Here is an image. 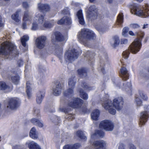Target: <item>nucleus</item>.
Wrapping results in <instances>:
<instances>
[{"instance_id": "nucleus-1", "label": "nucleus", "mask_w": 149, "mask_h": 149, "mask_svg": "<svg viewBox=\"0 0 149 149\" xmlns=\"http://www.w3.org/2000/svg\"><path fill=\"white\" fill-rule=\"evenodd\" d=\"M136 34L139 38H136L134 42L129 46L128 50L123 52L122 55L125 58H127L130 54V52L132 53L135 54L139 51L141 47L142 38L144 36V33L141 31L136 32Z\"/></svg>"}, {"instance_id": "nucleus-2", "label": "nucleus", "mask_w": 149, "mask_h": 149, "mask_svg": "<svg viewBox=\"0 0 149 149\" xmlns=\"http://www.w3.org/2000/svg\"><path fill=\"white\" fill-rule=\"evenodd\" d=\"M15 45L11 42L6 41L3 46L0 47V55L9 56L15 49Z\"/></svg>"}, {"instance_id": "nucleus-3", "label": "nucleus", "mask_w": 149, "mask_h": 149, "mask_svg": "<svg viewBox=\"0 0 149 149\" xmlns=\"http://www.w3.org/2000/svg\"><path fill=\"white\" fill-rule=\"evenodd\" d=\"M100 15L98 14V10L94 5L90 6L89 8L86 13V18L89 21H93L96 19L97 18H100Z\"/></svg>"}, {"instance_id": "nucleus-4", "label": "nucleus", "mask_w": 149, "mask_h": 149, "mask_svg": "<svg viewBox=\"0 0 149 149\" xmlns=\"http://www.w3.org/2000/svg\"><path fill=\"white\" fill-rule=\"evenodd\" d=\"M131 11L139 16L146 17L149 16V9L147 8L143 11L140 9L139 6L136 4L134 3L132 5Z\"/></svg>"}, {"instance_id": "nucleus-5", "label": "nucleus", "mask_w": 149, "mask_h": 149, "mask_svg": "<svg viewBox=\"0 0 149 149\" xmlns=\"http://www.w3.org/2000/svg\"><path fill=\"white\" fill-rule=\"evenodd\" d=\"M78 52L75 49L67 50L65 53L64 58L66 61L71 62L77 58L79 56Z\"/></svg>"}, {"instance_id": "nucleus-6", "label": "nucleus", "mask_w": 149, "mask_h": 149, "mask_svg": "<svg viewBox=\"0 0 149 149\" xmlns=\"http://www.w3.org/2000/svg\"><path fill=\"white\" fill-rule=\"evenodd\" d=\"M96 38L95 34L88 29L84 28V46L91 48L92 47L88 42L95 40Z\"/></svg>"}, {"instance_id": "nucleus-7", "label": "nucleus", "mask_w": 149, "mask_h": 149, "mask_svg": "<svg viewBox=\"0 0 149 149\" xmlns=\"http://www.w3.org/2000/svg\"><path fill=\"white\" fill-rule=\"evenodd\" d=\"M75 77H71L69 79L68 85L71 88H68L64 93V95L65 97H68L73 94V89L75 87L76 81L74 79Z\"/></svg>"}, {"instance_id": "nucleus-8", "label": "nucleus", "mask_w": 149, "mask_h": 149, "mask_svg": "<svg viewBox=\"0 0 149 149\" xmlns=\"http://www.w3.org/2000/svg\"><path fill=\"white\" fill-rule=\"evenodd\" d=\"M47 40L46 36H41L38 37L36 40V45L38 49H43L45 46Z\"/></svg>"}, {"instance_id": "nucleus-9", "label": "nucleus", "mask_w": 149, "mask_h": 149, "mask_svg": "<svg viewBox=\"0 0 149 149\" xmlns=\"http://www.w3.org/2000/svg\"><path fill=\"white\" fill-rule=\"evenodd\" d=\"M124 100L121 97H116L114 99L113 105L117 110H121L123 107Z\"/></svg>"}, {"instance_id": "nucleus-10", "label": "nucleus", "mask_w": 149, "mask_h": 149, "mask_svg": "<svg viewBox=\"0 0 149 149\" xmlns=\"http://www.w3.org/2000/svg\"><path fill=\"white\" fill-rule=\"evenodd\" d=\"M99 127L106 131H111L114 128V125L112 122H101Z\"/></svg>"}, {"instance_id": "nucleus-11", "label": "nucleus", "mask_w": 149, "mask_h": 149, "mask_svg": "<svg viewBox=\"0 0 149 149\" xmlns=\"http://www.w3.org/2000/svg\"><path fill=\"white\" fill-rule=\"evenodd\" d=\"M83 103V100L79 98H75L73 100V102H71L68 104L70 107L74 108H80Z\"/></svg>"}, {"instance_id": "nucleus-12", "label": "nucleus", "mask_w": 149, "mask_h": 149, "mask_svg": "<svg viewBox=\"0 0 149 149\" xmlns=\"http://www.w3.org/2000/svg\"><path fill=\"white\" fill-rule=\"evenodd\" d=\"M95 55V52L88 51L84 54V58H87L88 59V63L91 65H92L94 63V57Z\"/></svg>"}, {"instance_id": "nucleus-13", "label": "nucleus", "mask_w": 149, "mask_h": 149, "mask_svg": "<svg viewBox=\"0 0 149 149\" xmlns=\"http://www.w3.org/2000/svg\"><path fill=\"white\" fill-rule=\"evenodd\" d=\"M54 38H52L51 41L52 42H61L64 41L65 37L64 36L59 32L56 31L54 32Z\"/></svg>"}, {"instance_id": "nucleus-14", "label": "nucleus", "mask_w": 149, "mask_h": 149, "mask_svg": "<svg viewBox=\"0 0 149 149\" xmlns=\"http://www.w3.org/2000/svg\"><path fill=\"white\" fill-rule=\"evenodd\" d=\"M93 145L94 147V149H105L106 143L103 140H99L95 141Z\"/></svg>"}, {"instance_id": "nucleus-15", "label": "nucleus", "mask_w": 149, "mask_h": 149, "mask_svg": "<svg viewBox=\"0 0 149 149\" xmlns=\"http://www.w3.org/2000/svg\"><path fill=\"white\" fill-rule=\"evenodd\" d=\"M54 84L56 86L55 88H53V93L55 96H57L60 95L61 93L62 87L60 83L56 80L54 81Z\"/></svg>"}, {"instance_id": "nucleus-16", "label": "nucleus", "mask_w": 149, "mask_h": 149, "mask_svg": "<svg viewBox=\"0 0 149 149\" xmlns=\"http://www.w3.org/2000/svg\"><path fill=\"white\" fill-rule=\"evenodd\" d=\"M120 76L123 81H126L129 79V75L126 68L123 67L120 69L119 73Z\"/></svg>"}, {"instance_id": "nucleus-17", "label": "nucleus", "mask_w": 149, "mask_h": 149, "mask_svg": "<svg viewBox=\"0 0 149 149\" xmlns=\"http://www.w3.org/2000/svg\"><path fill=\"white\" fill-rule=\"evenodd\" d=\"M71 23V19L67 16L63 17L61 19L58 20L57 22V24L60 25H69Z\"/></svg>"}, {"instance_id": "nucleus-18", "label": "nucleus", "mask_w": 149, "mask_h": 149, "mask_svg": "<svg viewBox=\"0 0 149 149\" xmlns=\"http://www.w3.org/2000/svg\"><path fill=\"white\" fill-rule=\"evenodd\" d=\"M18 104V101L16 99L12 98L9 100L7 107L11 109H14L17 107Z\"/></svg>"}, {"instance_id": "nucleus-19", "label": "nucleus", "mask_w": 149, "mask_h": 149, "mask_svg": "<svg viewBox=\"0 0 149 149\" xmlns=\"http://www.w3.org/2000/svg\"><path fill=\"white\" fill-rule=\"evenodd\" d=\"M102 106L106 110H108L109 112L113 115H115L116 113V110L112 108V105L109 104V102L105 103L102 104Z\"/></svg>"}, {"instance_id": "nucleus-20", "label": "nucleus", "mask_w": 149, "mask_h": 149, "mask_svg": "<svg viewBox=\"0 0 149 149\" xmlns=\"http://www.w3.org/2000/svg\"><path fill=\"white\" fill-rule=\"evenodd\" d=\"M13 86H10L6 84V83L3 81H0V90L5 91L7 90L8 92L10 91L13 89Z\"/></svg>"}, {"instance_id": "nucleus-21", "label": "nucleus", "mask_w": 149, "mask_h": 149, "mask_svg": "<svg viewBox=\"0 0 149 149\" xmlns=\"http://www.w3.org/2000/svg\"><path fill=\"white\" fill-rule=\"evenodd\" d=\"M38 8L41 12H47L50 10V6L47 4H42L40 3L38 4Z\"/></svg>"}, {"instance_id": "nucleus-22", "label": "nucleus", "mask_w": 149, "mask_h": 149, "mask_svg": "<svg viewBox=\"0 0 149 149\" xmlns=\"http://www.w3.org/2000/svg\"><path fill=\"white\" fill-rule=\"evenodd\" d=\"M45 92L44 90L42 91H39L37 93V96L36 99V102L37 103L40 104L45 95Z\"/></svg>"}, {"instance_id": "nucleus-23", "label": "nucleus", "mask_w": 149, "mask_h": 149, "mask_svg": "<svg viewBox=\"0 0 149 149\" xmlns=\"http://www.w3.org/2000/svg\"><path fill=\"white\" fill-rule=\"evenodd\" d=\"M81 146L80 143H76L73 145H66L63 147V149H78Z\"/></svg>"}, {"instance_id": "nucleus-24", "label": "nucleus", "mask_w": 149, "mask_h": 149, "mask_svg": "<svg viewBox=\"0 0 149 149\" xmlns=\"http://www.w3.org/2000/svg\"><path fill=\"white\" fill-rule=\"evenodd\" d=\"M123 16L122 13H120L118 15L117 19V21L116 23V24L118 25L117 27H122L123 26Z\"/></svg>"}, {"instance_id": "nucleus-25", "label": "nucleus", "mask_w": 149, "mask_h": 149, "mask_svg": "<svg viewBox=\"0 0 149 149\" xmlns=\"http://www.w3.org/2000/svg\"><path fill=\"white\" fill-rule=\"evenodd\" d=\"M77 16L78 19L79 24L82 25H84V18L82 10H79L77 11Z\"/></svg>"}, {"instance_id": "nucleus-26", "label": "nucleus", "mask_w": 149, "mask_h": 149, "mask_svg": "<svg viewBox=\"0 0 149 149\" xmlns=\"http://www.w3.org/2000/svg\"><path fill=\"white\" fill-rule=\"evenodd\" d=\"M100 111L98 109L94 110L92 112L91 116L92 120H97L99 117Z\"/></svg>"}, {"instance_id": "nucleus-27", "label": "nucleus", "mask_w": 149, "mask_h": 149, "mask_svg": "<svg viewBox=\"0 0 149 149\" xmlns=\"http://www.w3.org/2000/svg\"><path fill=\"white\" fill-rule=\"evenodd\" d=\"M29 135L30 137L34 139L38 138V134L37 132L36 129L34 127H33L31 130Z\"/></svg>"}, {"instance_id": "nucleus-28", "label": "nucleus", "mask_w": 149, "mask_h": 149, "mask_svg": "<svg viewBox=\"0 0 149 149\" xmlns=\"http://www.w3.org/2000/svg\"><path fill=\"white\" fill-rule=\"evenodd\" d=\"M26 92L28 98L30 99L31 96V91L32 89L31 88V84L29 81H27L26 83Z\"/></svg>"}, {"instance_id": "nucleus-29", "label": "nucleus", "mask_w": 149, "mask_h": 149, "mask_svg": "<svg viewBox=\"0 0 149 149\" xmlns=\"http://www.w3.org/2000/svg\"><path fill=\"white\" fill-rule=\"evenodd\" d=\"M148 118V114L147 111H143L140 113V119L142 121H147Z\"/></svg>"}, {"instance_id": "nucleus-30", "label": "nucleus", "mask_w": 149, "mask_h": 149, "mask_svg": "<svg viewBox=\"0 0 149 149\" xmlns=\"http://www.w3.org/2000/svg\"><path fill=\"white\" fill-rule=\"evenodd\" d=\"M21 11V9L17 10L15 13L12 15V19L16 22H19V19H18L19 13Z\"/></svg>"}, {"instance_id": "nucleus-31", "label": "nucleus", "mask_w": 149, "mask_h": 149, "mask_svg": "<svg viewBox=\"0 0 149 149\" xmlns=\"http://www.w3.org/2000/svg\"><path fill=\"white\" fill-rule=\"evenodd\" d=\"M77 38L81 43H84V29H82L81 31L78 32Z\"/></svg>"}, {"instance_id": "nucleus-32", "label": "nucleus", "mask_w": 149, "mask_h": 149, "mask_svg": "<svg viewBox=\"0 0 149 149\" xmlns=\"http://www.w3.org/2000/svg\"><path fill=\"white\" fill-rule=\"evenodd\" d=\"M29 40V37L27 35H24L21 39V42L22 46L25 47L27 48L26 42Z\"/></svg>"}, {"instance_id": "nucleus-33", "label": "nucleus", "mask_w": 149, "mask_h": 149, "mask_svg": "<svg viewBox=\"0 0 149 149\" xmlns=\"http://www.w3.org/2000/svg\"><path fill=\"white\" fill-rule=\"evenodd\" d=\"M10 79L12 82L14 84H18L19 80V77L18 75L11 76Z\"/></svg>"}, {"instance_id": "nucleus-34", "label": "nucleus", "mask_w": 149, "mask_h": 149, "mask_svg": "<svg viewBox=\"0 0 149 149\" xmlns=\"http://www.w3.org/2000/svg\"><path fill=\"white\" fill-rule=\"evenodd\" d=\"M30 16L29 15L28 11H25L23 15L22 20L24 22H26L30 20Z\"/></svg>"}, {"instance_id": "nucleus-35", "label": "nucleus", "mask_w": 149, "mask_h": 149, "mask_svg": "<svg viewBox=\"0 0 149 149\" xmlns=\"http://www.w3.org/2000/svg\"><path fill=\"white\" fill-rule=\"evenodd\" d=\"M29 146L30 149H41L39 146L35 143L29 144Z\"/></svg>"}, {"instance_id": "nucleus-36", "label": "nucleus", "mask_w": 149, "mask_h": 149, "mask_svg": "<svg viewBox=\"0 0 149 149\" xmlns=\"http://www.w3.org/2000/svg\"><path fill=\"white\" fill-rule=\"evenodd\" d=\"M113 38L114 40L113 46L114 47H115L119 45L120 43V40L119 37L116 36H114Z\"/></svg>"}, {"instance_id": "nucleus-37", "label": "nucleus", "mask_w": 149, "mask_h": 149, "mask_svg": "<svg viewBox=\"0 0 149 149\" xmlns=\"http://www.w3.org/2000/svg\"><path fill=\"white\" fill-rule=\"evenodd\" d=\"M75 135L81 139L84 138V135L83 131L81 130H78L75 133Z\"/></svg>"}, {"instance_id": "nucleus-38", "label": "nucleus", "mask_w": 149, "mask_h": 149, "mask_svg": "<svg viewBox=\"0 0 149 149\" xmlns=\"http://www.w3.org/2000/svg\"><path fill=\"white\" fill-rule=\"evenodd\" d=\"M139 93L141 97L142 98L145 100H148V97L147 95L144 94L142 91H140Z\"/></svg>"}, {"instance_id": "nucleus-39", "label": "nucleus", "mask_w": 149, "mask_h": 149, "mask_svg": "<svg viewBox=\"0 0 149 149\" xmlns=\"http://www.w3.org/2000/svg\"><path fill=\"white\" fill-rule=\"evenodd\" d=\"M135 100L136 103L137 105L138 106H140L142 105V101L139 97H137L136 96H135Z\"/></svg>"}, {"instance_id": "nucleus-40", "label": "nucleus", "mask_w": 149, "mask_h": 149, "mask_svg": "<svg viewBox=\"0 0 149 149\" xmlns=\"http://www.w3.org/2000/svg\"><path fill=\"white\" fill-rule=\"evenodd\" d=\"M129 30V28L128 27H125L124 28L123 30L122 34L124 36H125L127 35Z\"/></svg>"}, {"instance_id": "nucleus-41", "label": "nucleus", "mask_w": 149, "mask_h": 149, "mask_svg": "<svg viewBox=\"0 0 149 149\" xmlns=\"http://www.w3.org/2000/svg\"><path fill=\"white\" fill-rule=\"evenodd\" d=\"M95 135H98L100 136L103 137L104 135V133L102 131L97 130L95 131Z\"/></svg>"}, {"instance_id": "nucleus-42", "label": "nucleus", "mask_w": 149, "mask_h": 149, "mask_svg": "<svg viewBox=\"0 0 149 149\" xmlns=\"http://www.w3.org/2000/svg\"><path fill=\"white\" fill-rule=\"evenodd\" d=\"M43 26L44 27L46 28H50L52 27V25L51 23L47 22L44 23Z\"/></svg>"}, {"instance_id": "nucleus-43", "label": "nucleus", "mask_w": 149, "mask_h": 149, "mask_svg": "<svg viewBox=\"0 0 149 149\" xmlns=\"http://www.w3.org/2000/svg\"><path fill=\"white\" fill-rule=\"evenodd\" d=\"M78 74L79 75L81 76L84 74V68L78 69L77 70Z\"/></svg>"}, {"instance_id": "nucleus-44", "label": "nucleus", "mask_w": 149, "mask_h": 149, "mask_svg": "<svg viewBox=\"0 0 149 149\" xmlns=\"http://www.w3.org/2000/svg\"><path fill=\"white\" fill-rule=\"evenodd\" d=\"M39 18L38 19L39 23H42L44 21V16L42 15H40L39 16Z\"/></svg>"}, {"instance_id": "nucleus-45", "label": "nucleus", "mask_w": 149, "mask_h": 149, "mask_svg": "<svg viewBox=\"0 0 149 149\" xmlns=\"http://www.w3.org/2000/svg\"><path fill=\"white\" fill-rule=\"evenodd\" d=\"M38 28V25L36 23H33L32 24V26L31 29L33 30H36Z\"/></svg>"}, {"instance_id": "nucleus-46", "label": "nucleus", "mask_w": 149, "mask_h": 149, "mask_svg": "<svg viewBox=\"0 0 149 149\" xmlns=\"http://www.w3.org/2000/svg\"><path fill=\"white\" fill-rule=\"evenodd\" d=\"M128 42V40L126 39H122L120 40V43L121 44H127Z\"/></svg>"}, {"instance_id": "nucleus-47", "label": "nucleus", "mask_w": 149, "mask_h": 149, "mask_svg": "<svg viewBox=\"0 0 149 149\" xmlns=\"http://www.w3.org/2000/svg\"><path fill=\"white\" fill-rule=\"evenodd\" d=\"M17 64L18 66L19 67L23 65V61L22 59H19L17 61Z\"/></svg>"}, {"instance_id": "nucleus-48", "label": "nucleus", "mask_w": 149, "mask_h": 149, "mask_svg": "<svg viewBox=\"0 0 149 149\" xmlns=\"http://www.w3.org/2000/svg\"><path fill=\"white\" fill-rule=\"evenodd\" d=\"M93 89L92 87L88 86V85L85 84L84 82V90H91Z\"/></svg>"}, {"instance_id": "nucleus-49", "label": "nucleus", "mask_w": 149, "mask_h": 149, "mask_svg": "<svg viewBox=\"0 0 149 149\" xmlns=\"http://www.w3.org/2000/svg\"><path fill=\"white\" fill-rule=\"evenodd\" d=\"M132 28L134 29H138L140 27V26L137 24H133L132 25Z\"/></svg>"}, {"instance_id": "nucleus-50", "label": "nucleus", "mask_w": 149, "mask_h": 149, "mask_svg": "<svg viewBox=\"0 0 149 149\" xmlns=\"http://www.w3.org/2000/svg\"><path fill=\"white\" fill-rule=\"evenodd\" d=\"M62 111L65 113H68L70 111L69 109L68 108H64L61 109Z\"/></svg>"}, {"instance_id": "nucleus-51", "label": "nucleus", "mask_w": 149, "mask_h": 149, "mask_svg": "<svg viewBox=\"0 0 149 149\" xmlns=\"http://www.w3.org/2000/svg\"><path fill=\"white\" fill-rule=\"evenodd\" d=\"M22 6L24 8H27L29 7V5L27 2H24L22 3Z\"/></svg>"}, {"instance_id": "nucleus-52", "label": "nucleus", "mask_w": 149, "mask_h": 149, "mask_svg": "<svg viewBox=\"0 0 149 149\" xmlns=\"http://www.w3.org/2000/svg\"><path fill=\"white\" fill-rule=\"evenodd\" d=\"M35 122L36 123L37 125L40 127H42L43 126V124L41 122Z\"/></svg>"}, {"instance_id": "nucleus-53", "label": "nucleus", "mask_w": 149, "mask_h": 149, "mask_svg": "<svg viewBox=\"0 0 149 149\" xmlns=\"http://www.w3.org/2000/svg\"><path fill=\"white\" fill-rule=\"evenodd\" d=\"M79 93L81 95V98L84 99V90L81 89L79 91Z\"/></svg>"}, {"instance_id": "nucleus-54", "label": "nucleus", "mask_w": 149, "mask_h": 149, "mask_svg": "<svg viewBox=\"0 0 149 149\" xmlns=\"http://www.w3.org/2000/svg\"><path fill=\"white\" fill-rule=\"evenodd\" d=\"M4 26V24L2 22V19L1 15H0V27H3Z\"/></svg>"}, {"instance_id": "nucleus-55", "label": "nucleus", "mask_w": 149, "mask_h": 149, "mask_svg": "<svg viewBox=\"0 0 149 149\" xmlns=\"http://www.w3.org/2000/svg\"><path fill=\"white\" fill-rule=\"evenodd\" d=\"M26 22H24L22 24V27L23 29H25L26 28Z\"/></svg>"}, {"instance_id": "nucleus-56", "label": "nucleus", "mask_w": 149, "mask_h": 149, "mask_svg": "<svg viewBox=\"0 0 149 149\" xmlns=\"http://www.w3.org/2000/svg\"><path fill=\"white\" fill-rule=\"evenodd\" d=\"M63 50V48H61L60 49V54L58 56L60 60H61V55L62 54Z\"/></svg>"}, {"instance_id": "nucleus-57", "label": "nucleus", "mask_w": 149, "mask_h": 149, "mask_svg": "<svg viewBox=\"0 0 149 149\" xmlns=\"http://www.w3.org/2000/svg\"><path fill=\"white\" fill-rule=\"evenodd\" d=\"M73 116L71 115H70L69 116L68 118V119L69 120H72L74 119Z\"/></svg>"}, {"instance_id": "nucleus-58", "label": "nucleus", "mask_w": 149, "mask_h": 149, "mask_svg": "<svg viewBox=\"0 0 149 149\" xmlns=\"http://www.w3.org/2000/svg\"><path fill=\"white\" fill-rule=\"evenodd\" d=\"M130 149H136V148L134 145L131 144L130 145Z\"/></svg>"}, {"instance_id": "nucleus-59", "label": "nucleus", "mask_w": 149, "mask_h": 149, "mask_svg": "<svg viewBox=\"0 0 149 149\" xmlns=\"http://www.w3.org/2000/svg\"><path fill=\"white\" fill-rule=\"evenodd\" d=\"M118 149H124L123 145L122 144H120L118 146Z\"/></svg>"}, {"instance_id": "nucleus-60", "label": "nucleus", "mask_w": 149, "mask_h": 149, "mask_svg": "<svg viewBox=\"0 0 149 149\" xmlns=\"http://www.w3.org/2000/svg\"><path fill=\"white\" fill-rule=\"evenodd\" d=\"M101 71L104 74L106 73L104 67H102V68H101Z\"/></svg>"}, {"instance_id": "nucleus-61", "label": "nucleus", "mask_w": 149, "mask_h": 149, "mask_svg": "<svg viewBox=\"0 0 149 149\" xmlns=\"http://www.w3.org/2000/svg\"><path fill=\"white\" fill-rule=\"evenodd\" d=\"M88 96L87 94L84 92V100H86L88 98Z\"/></svg>"}, {"instance_id": "nucleus-62", "label": "nucleus", "mask_w": 149, "mask_h": 149, "mask_svg": "<svg viewBox=\"0 0 149 149\" xmlns=\"http://www.w3.org/2000/svg\"><path fill=\"white\" fill-rule=\"evenodd\" d=\"M31 121H40L38 118H33L31 119Z\"/></svg>"}, {"instance_id": "nucleus-63", "label": "nucleus", "mask_w": 149, "mask_h": 149, "mask_svg": "<svg viewBox=\"0 0 149 149\" xmlns=\"http://www.w3.org/2000/svg\"><path fill=\"white\" fill-rule=\"evenodd\" d=\"M145 122H139V124L140 126L143 125L145 124Z\"/></svg>"}, {"instance_id": "nucleus-64", "label": "nucleus", "mask_w": 149, "mask_h": 149, "mask_svg": "<svg viewBox=\"0 0 149 149\" xmlns=\"http://www.w3.org/2000/svg\"><path fill=\"white\" fill-rule=\"evenodd\" d=\"M129 34L131 36H134V33L132 31H130L129 32Z\"/></svg>"}]
</instances>
